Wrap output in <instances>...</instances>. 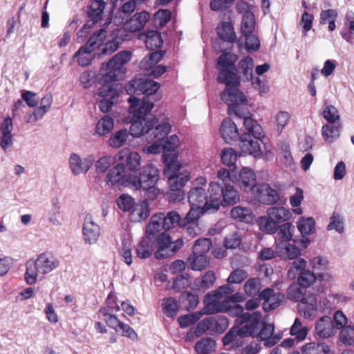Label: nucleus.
Wrapping results in <instances>:
<instances>
[{"label":"nucleus","instance_id":"nucleus-1","mask_svg":"<svg viewBox=\"0 0 354 354\" xmlns=\"http://www.w3.org/2000/svg\"><path fill=\"white\" fill-rule=\"evenodd\" d=\"M227 287L230 291L227 292H221L217 295L219 301L225 304L226 309L225 310L219 311L218 313H225L229 311L232 315L237 317L236 322L240 324H244L239 328H232L223 338V342L225 346L232 344V346H241L242 341L241 338L248 337V335H254L257 333V324L259 319L262 318V315L259 311L253 312L252 313L246 312L244 313V309L242 306L233 304H230L228 301V296L234 292L233 288L229 285L221 286L219 288Z\"/></svg>","mask_w":354,"mask_h":354},{"label":"nucleus","instance_id":"nucleus-2","mask_svg":"<svg viewBox=\"0 0 354 354\" xmlns=\"http://www.w3.org/2000/svg\"><path fill=\"white\" fill-rule=\"evenodd\" d=\"M243 124L247 132L241 135L239 147L243 153L260 158L262 154L258 140L264 137L262 127L250 117H244Z\"/></svg>","mask_w":354,"mask_h":354},{"label":"nucleus","instance_id":"nucleus-3","mask_svg":"<svg viewBox=\"0 0 354 354\" xmlns=\"http://www.w3.org/2000/svg\"><path fill=\"white\" fill-rule=\"evenodd\" d=\"M227 292L230 291V289L227 287L218 288L212 293H208L205 296L204 303L205 307L201 311H196L193 313H190L184 316H181L178 318V322L181 327L186 328L198 320L204 315H212L217 313L219 311L225 310L226 309L225 304H222L219 301V298L217 297V295L221 292Z\"/></svg>","mask_w":354,"mask_h":354},{"label":"nucleus","instance_id":"nucleus-4","mask_svg":"<svg viewBox=\"0 0 354 354\" xmlns=\"http://www.w3.org/2000/svg\"><path fill=\"white\" fill-rule=\"evenodd\" d=\"M59 266V261L54 255L48 252L41 253L35 261H27L25 280L28 284L32 285L37 281L39 274H48Z\"/></svg>","mask_w":354,"mask_h":354},{"label":"nucleus","instance_id":"nucleus-5","mask_svg":"<svg viewBox=\"0 0 354 354\" xmlns=\"http://www.w3.org/2000/svg\"><path fill=\"white\" fill-rule=\"evenodd\" d=\"M159 180V170L152 164H147L140 176L131 174V187L136 189H142L147 193L149 199H154L158 195L160 190L155 187Z\"/></svg>","mask_w":354,"mask_h":354},{"label":"nucleus","instance_id":"nucleus-6","mask_svg":"<svg viewBox=\"0 0 354 354\" xmlns=\"http://www.w3.org/2000/svg\"><path fill=\"white\" fill-rule=\"evenodd\" d=\"M208 192L213 194L212 201L213 212L218 209L221 205H232L240 200L239 192L229 184H220L212 182L209 185Z\"/></svg>","mask_w":354,"mask_h":354},{"label":"nucleus","instance_id":"nucleus-7","mask_svg":"<svg viewBox=\"0 0 354 354\" xmlns=\"http://www.w3.org/2000/svg\"><path fill=\"white\" fill-rule=\"evenodd\" d=\"M221 84H225L226 88L221 94L222 100L229 102L227 113L229 115H234L235 116L241 118L245 116L242 115L239 111V104H245L247 102V98L245 95L238 88V86L240 84V78L237 77V82L236 83H227V82H220Z\"/></svg>","mask_w":354,"mask_h":354},{"label":"nucleus","instance_id":"nucleus-8","mask_svg":"<svg viewBox=\"0 0 354 354\" xmlns=\"http://www.w3.org/2000/svg\"><path fill=\"white\" fill-rule=\"evenodd\" d=\"M206 184L205 178H198L193 182V187L188 193V201L190 205L203 207L205 211L214 212L212 207L213 194L209 192L207 195L205 189L202 187Z\"/></svg>","mask_w":354,"mask_h":354},{"label":"nucleus","instance_id":"nucleus-9","mask_svg":"<svg viewBox=\"0 0 354 354\" xmlns=\"http://www.w3.org/2000/svg\"><path fill=\"white\" fill-rule=\"evenodd\" d=\"M238 56L232 53H223L217 59L218 68L219 73L217 76L218 82L236 83L237 74L235 62L237 61Z\"/></svg>","mask_w":354,"mask_h":354},{"label":"nucleus","instance_id":"nucleus-10","mask_svg":"<svg viewBox=\"0 0 354 354\" xmlns=\"http://www.w3.org/2000/svg\"><path fill=\"white\" fill-rule=\"evenodd\" d=\"M282 190V185L274 184L272 186L267 183L257 185L252 189V194L259 203L272 205L280 200L279 192Z\"/></svg>","mask_w":354,"mask_h":354},{"label":"nucleus","instance_id":"nucleus-11","mask_svg":"<svg viewBox=\"0 0 354 354\" xmlns=\"http://www.w3.org/2000/svg\"><path fill=\"white\" fill-rule=\"evenodd\" d=\"M161 142L163 145L165 151L162 154V158L167 167L174 172L178 171L182 167L181 164L178 160V156L174 152L178 145L179 140L176 135L164 137Z\"/></svg>","mask_w":354,"mask_h":354},{"label":"nucleus","instance_id":"nucleus-12","mask_svg":"<svg viewBox=\"0 0 354 354\" xmlns=\"http://www.w3.org/2000/svg\"><path fill=\"white\" fill-rule=\"evenodd\" d=\"M122 87L119 84L102 85L98 91L102 98L98 103L100 110L103 113L109 112L114 104L118 100L119 92Z\"/></svg>","mask_w":354,"mask_h":354},{"label":"nucleus","instance_id":"nucleus-13","mask_svg":"<svg viewBox=\"0 0 354 354\" xmlns=\"http://www.w3.org/2000/svg\"><path fill=\"white\" fill-rule=\"evenodd\" d=\"M171 129L170 125L167 122L157 124L154 129H152L151 136H148L149 141L153 143L144 149V151L149 154H158L165 151L161 140L167 136Z\"/></svg>","mask_w":354,"mask_h":354},{"label":"nucleus","instance_id":"nucleus-14","mask_svg":"<svg viewBox=\"0 0 354 354\" xmlns=\"http://www.w3.org/2000/svg\"><path fill=\"white\" fill-rule=\"evenodd\" d=\"M160 88L159 83L146 77L136 78L125 86L128 94L142 93L150 99V95L154 94Z\"/></svg>","mask_w":354,"mask_h":354},{"label":"nucleus","instance_id":"nucleus-15","mask_svg":"<svg viewBox=\"0 0 354 354\" xmlns=\"http://www.w3.org/2000/svg\"><path fill=\"white\" fill-rule=\"evenodd\" d=\"M130 104L129 113L132 114V117L138 119L153 120L149 113L153 107V102L148 97L139 100L136 97L130 96L128 99Z\"/></svg>","mask_w":354,"mask_h":354},{"label":"nucleus","instance_id":"nucleus-16","mask_svg":"<svg viewBox=\"0 0 354 354\" xmlns=\"http://www.w3.org/2000/svg\"><path fill=\"white\" fill-rule=\"evenodd\" d=\"M190 174L187 171H183L178 174H173L168 178V184L171 192V198L173 201H180L183 199L185 193L182 188L189 180Z\"/></svg>","mask_w":354,"mask_h":354},{"label":"nucleus","instance_id":"nucleus-17","mask_svg":"<svg viewBox=\"0 0 354 354\" xmlns=\"http://www.w3.org/2000/svg\"><path fill=\"white\" fill-rule=\"evenodd\" d=\"M131 122L129 133L133 137L138 138L145 133L151 136L152 129L158 124V120L155 118H153V120H147L132 117Z\"/></svg>","mask_w":354,"mask_h":354},{"label":"nucleus","instance_id":"nucleus-18","mask_svg":"<svg viewBox=\"0 0 354 354\" xmlns=\"http://www.w3.org/2000/svg\"><path fill=\"white\" fill-rule=\"evenodd\" d=\"M261 319L259 320L257 324V333L254 335H250L252 337H257L260 341L264 342V345L266 347H272L275 345L282 338L280 334L274 335V326L272 324H263V327L259 331L261 326Z\"/></svg>","mask_w":354,"mask_h":354},{"label":"nucleus","instance_id":"nucleus-19","mask_svg":"<svg viewBox=\"0 0 354 354\" xmlns=\"http://www.w3.org/2000/svg\"><path fill=\"white\" fill-rule=\"evenodd\" d=\"M131 174H127L124 163H119L112 168L106 176V183L113 185L120 183L126 187H131Z\"/></svg>","mask_w":354,"mask_h":354},{"label":"nucleus","instance_id":"nucleus-20","mask_svg":"<svg viewBox=\"0 0 354 354\" xmlns=\"http://www.w3.org/2000/svg\"><path fill=\"white\" fill-rule=\"evenodd\" d=\"M100 236V227L94 221L93 216L87 214L85 216L82 226V238L85 243H95Z\"/></svg>","mask_w":354,"mask_h":354},{"label":"nucleus","instance_id":"nucleus-21","mask_svg":"<svg viewBox=\"0 0 354 354\" xmlns=\"http://www.w3.org/2000/svg\"><path fill=\"white\" fill-rule=\"evenodd\" d=\"M105 5L106 3L103 0H94L91 3L88 12V17L92 23L89 24V21H88V23L84 24L78 35L83 36L84 33H87L88 30L92 25L98 22L102 19Z\"/></svg>","mask_w":354,"mask_h":354},{"label":"nucleus","instance_id":"nucleus-22","mask_svg":"<svg viewBox=\"0 0 354 354\" xmlns=\"http://www.w3.org/2000/svg\"><path fill=\"white\" fill-rule=\"evenodd\" d=\"M94 160L92 156H88L82 159L77 154L72 153L69 158L71 171L74 175L86 174L90 169Z\"/></svg>","mask_w":354,"mask_h":354},{"label":"nucleus","instance_id":"nucleus-23","mask_svg":"<svg viewBox=\"0 0 354 354\" xmlns=\"http://www.w3.org/2000/svg\"><path fill=\"white\" fill-rule=\"evenodd\" d=\"M104 73L99 80V83L102 85L113 84L112 82H116L122 80L125 73V68H119L115 64L110 65V60L102 68Z\"/></svg>","mask_w":354,"mask_h":354},{"label":"nucleus","instance_id":"nucleus-24","mask_svg":"<svg viewBox=\"0 0 354 354\" xmlns=\"http://www.w3.org/2000/svg\"><path fill=\"white\" fill-rule=\"evenodd\" d=\"M236 8L241 12L245 10L241 21V32L250 33L253 32L255 28V17L254 13L248 10L249 6L242 2L238 3Z\"/></svg>","mask_w":354,"mask_h":354},{"label":"nucleus","instance_id":"nucleus-25","mask_svg":"<svg viewBox=\"0 0 354 354\" xmlns=\"http://www.w3.org/2000/svg\"><path fill=\"white\" fill-rule=\"evenodd\" d=\"M298 308L306 319L315 317L319 311L316 296L308 295L298 305Z\"/></svg>","mask_w":354,"mask_h":354},{"label":"nucleus","instance_id":"nucleus-26","mask_svg":"<svg viewBox=\"0 0 354 354\" xmlns=\"http://www.w3.org/2000/svg\"><path fill=\"white\" fill-rule=\"evenodd\" d=\"M136 3L134 1H129L124 3L116 12L113 18V22L115 26H125L130 15L136 10Z\"/></svg>","mask_w":354,"mask_h":354},{"label":"nucleus","instance_id":"nucleus-27","mask_svg":"<svg viewBox=\"0 0 354 354\" xmlns=\"http://www.w3.org/2000/svg\"><path fill=\"white\" fill-rule=\"evenodd\" d=\"M259 298L264 300L263 307L266 310H272L279 305L283 295L279 292H275L272 288H268L259 293Z\"/></svg>","mask_w":354,"mask_h":354},{"label":"nucleus","instance_id":"nucleus-28","mask_svg":"<svg viewBox=\"0 0 354 354\" xmlns=\"http://www.w3.org/2000/svg\"><path fill=\"white\" fill-rule=\"evenodd\" d=\"M157 250L155 257L158 259H164L169 257V251L171 243V237L167 232L159 234L156 239Z\"/></svg>","mask_w":354,"mask_h":354},{"label":"nucleus","instance_id":"nucleus-29","mask_svg":"<svg viewBox=\"0 0 354 354\" xmlns=\"http://www.w3.org/2000/svg\"><path fill=\"white\" fill-rule=\"evenodd\" d=\"M315 330L320 338L326 339L333 336L335 331L331 318L328 316L321 317L315 324Z\"/></svg>","mask_w":354,"mask_h":354},{"label":"nucleus","instance_id":"nucleus-30","mask_svg":"<svg viewBox=\"0 0 354 354\" xmlns=\"http://www.w3.org/2000/svg\"><path fill=\"white\" fill-rule=\"evenodd\" d=\"M221 134L225 142L228 144L236 141L239 136L236 125L229 118L223 121L221 126Z\"/></svg>","mask_w":354,"mask_h":354},{"label":"nucleus","instance_id":"nucleus-31","mask_svg":"<svg viewBox=\"0 0 354 354\" xmlns=\"http://www.w3.org/2000/svg\"><path fill=\"white\" fill-rule=\"evenodd\" d=\"M256 176L254 171L248 168L243 167L239 175L237 182L240 187L245 192L251 191L257 185H255Z\"/></svg>","mask_w":354,"mask_h":354},{"label":"nucleus","instance_id":"nucleus-32","mask_svg":"<svg viewBox=\"0 0 354 354\" xmlns=\"http://www.w3.org/2000/svg\"><path fill=\"white\" fill-rule=\"evenodd\" d=\"M149 14L142 11L136 13L125 23L124 28L130 32H136L141 30L149 20Z\"/></svg>","mask_w":354,"mask_h":354},{"label":"nucleus","instance_id":"nucleus-33","mask_svg":"<svg viewBox=\"0 0 354 354\" xmlns=\"http://www.w3.org/2000/svg\"><path fill=\"white\" fill-rule=\"evenodd\" d=\"M276 252L284 259H295L301 254L300 249L290 243H277Z\"/></svg>","mask_w":354,"mask_h":354},{"label":"nucleus","instance_id":"nucleus-34","mask_svg":"<svg viewBox=\"0 0 354 354\" xmlns=\"http://www.w3.org/2000/svg\"><path fill=\"white\" fill-rule=\"evenodd\" d=\"M122 153L123 152L120 153V160H122L120 163L124 164L127 174H135L140 165V155L134 151L125 153L124 155Z\"/></svg>","mask_w":354,"mask_h":354},{"label":"nucleus","instance_id":"nucleus-35","mask_svg":"<svg viewBox=\"0 0 354 354\" xmlns=\"http://www.w3.org/2000/svg\"><path fill=\"white\" fill-rule=\"evenodd\" d=\"M95 46H82L75 53L73 57L77 59L79 65L86 66L91 64L92 59L95 56Z\"/></svg>","mask_w":354,"mask_h":354},{"label":"nucleus","instance_id":"nucleus-36","mask_svg":"<svg viewBox=\"0 0 354 354\" xmlns=\"http://www.w3.org/2000/svg\"><path fill=\"white\" fill-rule=\"evenodd\" d=\"M154 251V241L149 235L143 237L137 245L136 252L140 259H147L151 256Z\"/></svg>","mask_w":354,"mask_h":354},{"label":"nucleus","instance_id":"nucleus-37","mask_svg":"<svg viewBox=\"0 0 354 354\" xmlns=\"http://www.w3.org/2000/svg\"><path fill=\"white\" fill-rule=\"evenodd\" d=\"M216 32L219 38L225 42L232 44L236 40L234 29L230 22H221L216 27Z\"/></svg>","mask_w":354,"mask_h":354},{"label":"nucleus","instance_id":"nucleus-38","mask_svg":"<svg viewBox=\"0 0 354 354\" xmlns=\"http://www.w3.org/2000/svg\"><path fill=\"white\" fill-rule=\"evenodd\" d=\"M162 218L163 219V229L165 230H169L176 227H178L180 229L185 227L183 218L176 211H169L167 214L162 213Z\"/></svg>","mask_w":354,"mask_h":354},{"label":"nucleus","instance_id":"nucleus-39","mask_svg":"<svg viewBox=\"0 0 354 354\" xmlns=\"http://www.w3.org/2000/svg\"><path fill=\"white\" fill-rule=\"evenodd\" d=\"M149 215V205L146 201L135 204L130 210L129 219L131 222H140L146 219Z\"/></svg>","mask_w":354,"mask_h":354},{"label":"nucleus","instance_id":"nucleus-40","mask_svg":"<svg viewBox=\"0 0 354 354\" xmlns=\"http://www.w3.org/2000/svg\"><path fill=\"white\" fill-rule=\"evenodd\" d=\"M129 131L124 128L113 133L108 140V145L114 149H118L124 146L129 138Z\"/></svg>","mask_w":354,"mask_h":354},{"label":"nucleus","instance_id":"nucleus-41","mask_svg":"<svg viewBox=\"0 0 354 354\" xmlns=\"http://www.w3.org/2000/svg\"><path fill=\"white\" fill-rule=\"evenodd\" d=\"M267 214L278 225L279 223L288 221L292 214L284 207H271L267 210Z\"/></svg>","mask_w":354,"mask_h":354},{"label":"nucleus","instance_id":"nucleus-42","mask_svg":"<svg viewBox=\"0 0 354 354\" xmlns=\"http://www.w3.org/2000/svg\"><path fill=\"white\" fill-rule=\"evenodd\" d=\"M114 122L111 117L105 115L100 118L95 127V133L99 136H104L113 129Z\"/></svg>","mask_w":354,"mask_h":354},{"label":"nucleus","instance_id":"nucleus-43","mask_svg":"<svg viewBox=\"0 0 354 354\" xmlns=\"http://www.w3.org/2000/svg\"><path fill=\"white\" fill-rule=\"evenodd\" d=\"M163 229V219L162 212L153 215L150 222L147 226L146 235L153 238L154 235Z\"/></svg>","mask_w":354,"mask_h":354},{"label":"nucleus","instance_id":"nucleus-44","mask_svg":"<svg viewBox=\"0 0 354 354\" xmlns=\"http://www.w3.org/2000/svg\"><path fill=\"white\" fill-rule=\"evenodd\" d=\"M230 214L233 218L240 221L250 222L252 220V212L248 207L236 206L231 209Z\"/></svg>","mask_w":354,"mask_h":354},{"label":"nucleus","instance_id":"nucleus-45","mask_svg":"<svg viewBox=\"0 0 354 354\" xmlns=\"http://www.w3.org/2000/svg\"><path fill=\"white\" fill-rule=\"evenodd\" d=\"M190 268L194 270H202L209 263V259L206 255H194L192 253L187 259Z\"/></svg>","mask_w":354,"mask_h":354},{"label":"nucleus","instance_id":"nucleus-46","mask_svg":"<svg viewBox=\"0 0 354 354\" xmlns=\"http://www.w3.org/2000/svg\"><path fill=\"white\" fill-rule=\"evenodd\" d=\"M329 347L325 344L310 342L303 346L302 354H328Z\"/></svg>","mask_w":354,"mask_h":354},{"label":"nucleus","instance_id":"nucleus-47","mask_svg":"<svg viewBox=\"0 0 354 354\" xmlns=\"http://www.w3.org/2000/svg\"><path fill=\"white\" fill-rule=\"evenodd\" d=\"M215 275L214 272H207L202 278H196L194 281V287L198 290H207L211 288L215 282Z\"/></svg>","mask_w":354,"mask_h":354},{"label":"nucleus","instance_id":"nucleus-48","mask_svg":"<svg viewBox=\"0 0 354 354\" xmlns=\"http://www.w3.org/2000/svg\"><path fill=\"white\" fill-rule=\"evenodd\" d=\"M254 67V62L253 59L247 57L243 59H241L238 64L237 71L241 74H243V78L248 81L252 78V70Z\"/></svg>","mask_w":354,"mask_h":354},{"label":"nucleus","instance_id":"nucleus-49","mask_svg":"<svg viewBox=\"0 0 354 354\" xmlns=\"http://www.w3.org/2000/svg\"><path fill=\"white\" fill-rule=\"evenodd\" d=\"M322 135L324 140L328 143H332L340 136L339 128L333 124H324L322 128Z\"/></svg>","mask_w":354,"mask_h":354},{"label":"nucleus","instance_id":"nucleus-50","mask_svg":"<svg viewBox=\"0 0 354 354\" xmlns=\"http://www.w3.org/2000/svg\"><path fill=\"white\" fill-rule=\"evenodd\" d=\"M305 294L306 289L296 283H292L287 290L288 299L295 302L301 301L305 298Z\"/></svg>","mask_w":354,"mask_h":354},{"label":"nucleus","instance_id":"nucleus-51","mask_svg":"<svg viewBox=\"0 0 354 354\" xmlns=\"http://www.w3.org/2000/svg\"><path fill=\"white\" fill-rule=\"evenodd\" d=\"M297 228L302 236L312 234L315 229V221L312 217H301L297 222Z\"/></svg>","mask_w":354,"mask_h":354},{"label":"nucleus","instance_id":"nucleus-52","mask_svg":"<svg viewBox=\"0 0 354 354\" xmlns=\"http://www.w3.org/2000/svg\"><path fill=\"white\" fill-rule=\"evenodd\" d=\"M258 225L259 230L268 234H274L278 229V225L269 216H263L259 218Z\"/></svg>","mask_w":354,"mask_h":354},{"label":"nucleus","instance_id":"nucleus-53","mask_svg":"<svg viewBox=\"0 0 354 354\" xmlns=\"http://www.w3.org/2000/svg\"><path fill=\"white\" fill-rule=\"evenodd\" d=\"M215 348V342L210 337L202 338L195 344L198 354H208Z\"/></svg>","mask_w":354,"mask_h":354},{"label":"nucleus","instance_id":"nucleus-54","mask_svg":"<svg viewBox=\"0 0 354 354\" xmlns=\"http://www.w3.org/2000/svg\"><path fill=\"white\" fill-rule=\"evenodd\" d=\"M290 333L295 336L298 340L305 339L308 334V328L304 326L299 318H296L290 328Z\"/></svg>","mask_w":354,"mask_h":354},{"label":"nucleus","instance_id":"nucleus-55","mask_svg":"<svg viewBox=\"0 0 354 354\" xmlns=\"http://www.w3.org/2000/svg\"><path fill=\"white\" fill-rule=\"evenodd\" d=\"M191 208L187 213L186 216L183 218V223L185 224V227L187 224L194 222H199V218L202 214L205 212H209V211H205L203 207H196L190 205Z\"/></svg>","mask_w":354,"mask_h":354},{"label":"nucleus","instance_id":"nucleus-56","mask_svg":"<svg viewBox=\"0 0 354 354\" xmlns=\"http://www.w3.org/2000/svg\"><path fill=\"white\" fill-rule=\"evenodd\" d=\"M212 247L209 239H199L196 240L192 247V253L194 255H206Z\"/></svg>","mask_w":354,"mask_h":354},{"label":"nucleus","instance_id":"nucleus-57","mask_svg":"<svg viewBox=\"0 0 354 354\" xmlns=\"http://www.w3.org/2000/svg\"><path fill=\"white\" fill-rule=\"evenodd\" d=\"M139 39L145 44H162L163 39L161 34L157 30H149L145 33L140 34Z\"/></svg>","mask_w":354,"mask_h":354},{"label":"nucleus","instance_id":"nucleus-58","mask_svg":"<svg viewBox=\"0 0 354 354\" xmlns=\"http://www.w3.org/2000/svg\"><path fill=\"white\" fill-rule=\"evenodd\" d=\"M295 226L291 223H285L279 228L278 235L282 240L280 243H288L293 236Z\"/></svg>","mask_w":354,"mask_h":354},{"label":"nucleus","instance_id":"nucleus-59","mask_svg":"<svg viewBox=\"0 0 354 354\" xmlns=\"http://www.w3.org/2000/svg\"><path fill=\"white\" fill-rule=\"evenodd\" d=\"M163 313L169 317H174L178 313V308L175 299L169 297L163 301Z\"/></svg>","mask_w":354,"mask_h":354},{"label":"nucleus","instance_id":"nucleus-60","mask_svg":"<svg viewBox=\"0 0 354 354\" xmlns=\"http://www.w3.org/2000/svg\"><path fill=\"white\" fill-rule=\"evenodd\" d=\"M339 339L345 346L354 344V328L351 326H345L339 333Z\"/></svg>","mask_w":354,"mask_h":354},{"label":"nucleus","instance_id":"nucleus-61","mask_svg":"<svg viewBox=\"0 0 354 354\" xmlns=\"http://www.w3.org/2000/svg\"><path fill=\"white\" fill-rule=\"evenodd\" d=\"M261 283L258 278H251L248 279L244 285L245 292L250 296H256L260 290Z\"/></svg>","mask_w":354,"mask_h":354},{"label":"nucleus","instance_id":"nucleus-62","mask_svg":"<svg viewBox=\"0 0 354 354\" xmlns=\"http://www.w3.org/2000/svg\"><path fill=\"white\" fill-rule=\"evenodd\" d=\"M171 17V13L168 10H159L153 17V23L156 27H163L169 22Z\"/></svg>","mask_w":354,"mask_h":354},{"label":"nucleus","instance_id":"nucleus-63","mask_svg":"<svg viewBox=\"0 0 354 354\" xmlns=\"http://www.w3.org/2000/svg\"><path fill=\"white\" fill-rule=\"evenodd\" d=\"M131 57V53L128 50H122L116 54L111 59H110V65L115 64L119 68H124V64L127 63Z\"/></svg>","mask_w":354,"mask_h":354},{"label":"nucleus","instance_id":"nucleus-64","mask_svg":"<svg viewBox=\"0 0 354 354\" xmlns=\"http://www.w3.org/2000/svg\"><path fill=\"white\" fill-rule=\"evenodd\" d=\"M315 280V277L313 272L309 270H303L299 274L297 283L306 289L309 287Z\"/></svg>","mask_w":354,"mask_h":354}]
</instances>
